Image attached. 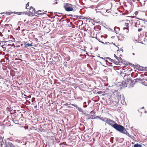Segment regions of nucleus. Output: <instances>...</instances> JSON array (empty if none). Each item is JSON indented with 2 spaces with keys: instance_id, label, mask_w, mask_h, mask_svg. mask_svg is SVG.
Segmentation results:
<instances>
[{
  "instance_id": "1",
  "label": "nucleus",
  "mask_w": 147,
  "mask_h": 147,
  "mask_svg": "<svg viewBox=\"0 0 147 147\" xmlns=\"http://www.w3.org/2000/svg\"><path fill=\"white\" fill-rule=\"evenodd\" d=\"M39 12H41V10H39L38 11H35V9L31 6L30 8L29 11L28 12H26L25 14L30 16H34V15L37 16L38 14H40L41 13H39Z\"/></svg>"
},
{
  "instance_id": "2",
  "label": "nucleus",
  "mask_w": 147,
  "mask_h": 147,
  "mask_svg": "<svg viewBox=\"0 0 147 147\" xmlns=\"http://www.w3.org/2000/svg\"><path fill=\"white\" fill-rule=\"evenodd\" d=\"M113 127L117 131L123 133H127V131L124 127L116 123L113 125Z\"/></svg>"
},
{
  "instance_id": "3",
  "label": "nucleus",
  "mask_w": 147,
  "mask_h": 147,
  "mask_svg": "<svg viewBox=\"0 0 147 147\" xmlns=\"http://www.w3.org/2000/svg\"><path fill=\"white\" fill-rule=\"evenodd\" d=\"M107 58L109 59L110 61L113 63L117 65L119 64V63L120 62H121L122 61V59L120 57H118L117 56L115 58L116 59V60L113 59H111L110 58L107 57H105L104 58L102 57V59L104 60V61L105 59Z\"/></svg>"
},
{
  "instance_id": "4",
  "label": "nucleus",
  "mask_w": 147,
  "mask_h": 147,
  "mask_svg": "<svg viewBox=\"0 0 147 147\" xmlns=\"http://www.w3.org/2000/svg\"><path fill=\"white\" fill-rule=\"evenodd\" d=\"M102 120L106 122L107 124L113 127V125L115 123V121L111 120L110 119H108L107 118H102Z\"/></svg>"
},
{
  "instance_id": "5",
  "label": "nucleus",
  "mask_w": 147,
  "mask_h": 147,
  "mask_svg": "<svg viewBox=\"0 0 147 147\" xmlns=\"http://www.w3.org/2000/svg\"><path fill=\"white\" fill-rule=\"evenodd\" d=\"M139 1L141 6L143 7L147 11V0H139Z\"/></svg>"
},
{
  "instance_id": "6",
  "label": "nucleus",
  "mask_w": 147,
  "mask_h": 147,
  "mask_svg": "<svg viewBox=\"0 0 147 147\" xmlns=\"http://www.w3.org/2000/svg\"><path fill=\"white\" fill-rule=\"evenodd\" d=\"M130 23L129 20H127L125 21L124 24V26L125 27L123 28V30H125V32L127 33L129 31V24Z\"/></svg>"
},
{
  "instance_id": "7",
  "label": "nucleus",
  "mask_w": 147,
  "mask_h": 147,
  "mask_svg": "<svg viewBox=\"0 0 147 147\" xmlns=\"http://www.w3.org/2000/svg\"><path fill=\"white\" fill-rule=\"evenodd\" d=\"M76 7L75 5H73V6L71 7L64 6V8L65 11L68 12L72 11H75V8H76Z\"/></svg>"
},
{
  "instance_id": "8",
  "label": "nucleus",
  "mask_w": 147,
  "mask_h": 147,
  "mask_svg": "<svg viewBox=\"0 0 147 147\" xmlns=\"http://www.w3.org/2000/svg\"><path fill=\"white\" fill-rule=\"evenodd\" d=\"M95 112L94 111H91L90 113V117H91L92 119H100L101 120V118H100V117L96 116L95 115Z\"/></svg>"
},
{
  "instance_id": "9",
  "label": "nucleus",
  "mask_w": 147,
  "mask_h": 147,
  "mask_svg": "<svg viewBox=\"0 0 147 147\" xmlns=\"http://www.w3.org/2000/svg\"><path fill=\"white\" fill-rule=\"evenodd\" d=\"M130 81V78H127V80H125V81H123L122 84L124 87H126L128 85L129 86Z\"/></svg>"
},
{
  "instance_id": "10",
  "label": "nucleus",
  "mask_w": 147,
  "mask_h": 147,
  "mask_svg": "<svg viewBox=\"0 0 147 147\" xmlns=\"http://www.w3.org/2000/svg\"><path fill=\"white\" fill-rule=\"evenodd\" d=\"M101 3H98L96 7V9H95V10L96 11V13H101Z\"/></svg>"
},
{
  "instance_id": "11",
  "label": "nucleus",
  "mask_w": 147,
  "mask_h": 147,
  "mask_svg": "<svg viewBox=\"0 0 147 147\" xmlns=\"http://www.w3.org/2000/svg\"><path fill=\"white\" fill-rule=\"evenodd\" d=\"M128 36V35H123L122 34H120L118 36L119 39L122 40H124L125 38H127Z\"/></svg>"
},
{
  "instance_id": "12",
  "label": "nucleus",
  "mask_w": 147,
  "mask_h": 147,
  "mask_svg": "<svg viewBox=\"0 0 147 147\" xmlns=\"http://www.w3.org/2000/svg\"><path fill=\"white\" fill-rule=\"evenodd\" d=\"M95 38L100 42H101V33L100 32L97 34L96 35Z\"/></svg>"
},
{
  "instance_id": "13",
  "label": "nucleus",
  "mask_w": 147,
  "mask_h": 147,
  "mask_svg": "<svg viewBox=\"0 0 147 147\" xmlns=\"http://www.w3.org/2000/svg\"><path fill=\"white\" fill-rule=\"evenodd\" d=\"M83 114L84 115L85 117H86V119L87 120H89L90 119H92L90 114H86V113H83Z\"/></svg>"
},
{
  "instance_id": "14",
  "label": "nucleus",
  "mask_w": 147,
  "mask_h": 147,
  "mask_svg": "<svg viewBox=\"0 0 147 147\" xmlns=\"http://www.w3.org/2000/svg\"><path fill=\"white\" fill-rule=\"evenodd\" d=\"M11 13H14L16 14L20 15L22 14H24L25 13V12H11Z\"/></svg>"
},
{
  "instance_id": "15",
  "label": "nucleus",
  "mask_w": 147,
  "mask_h": 147,
  "mask_svg": "<svg viewBox=\"0 0 147 147\" xmlns=\"http://www.w3.org/2000/svg\"><path fill=\"white\" fill-rule=\"evenodd\" d=\"M120 28L118 27L115 26L114 27V30L116 34H117L120 31Z\"/></svg>"
},
{
  "instance_id": "16",
  "label": "nucleus",
  "mask_w": 147,
  "mask_h": 147,
  "mask_svg": "<svg viewBox=\"0 0 147 147\" xmlns=\"http://www.w3.org/2000/svg\"><path fill=\"white\" fill-rule=\"evenodd\" d=\"M24 47L25 48H27L28 47L31 46H32V45L31 44L29 43H26V42H24Z\"/></svg>"
},
{
  "instance_id": "17",
  "label": "nucleus",
  "mask_w": 147,
  "mask_h": 147,
  "mask_svg": "<svg viewBox=\"0 0 147 147\" xmlns=\"http://www.w3.org/2000/svg\"><path fill=\"white\" fill-rule=\"evenodd\" d=\"M130 83H129V87H132L134 85V80L132 81L130 79Z\"/></svg>"
},
{
  "instance_id": "18",
  "label": "nucleus",
  "mask_w": 147,
  "mask_h": 147,
  "mask_svg": "<svg viewBox=\"0 0 147 147\" xmlns=\"http://www.w3.org/2000/svg\"><path fill=\"white\" fill-rule=\"evenodd\" d=\"M140 24V21L139 20H137L135 22V26L136 27H138Z\"/></svg>"
},
{
  "instance_id": "19",
  "label": "nucleus",
  "mask_w": 147,
  "mask_h": 147,
  "mask_svg": "<svg viewBox=\"0 0 147 147\" xmlns=\"http://www.w3.org/2000/svg\"><path fill=\"white\" fill-rule=\"evenodd\" d=\"M3 142V139L1 137H0V145H1V147H3V144L2 142Z\"/></svg>"
},
{
  "instance_id": "20",
  "label": "nucleus",
  "mask_w": 147,
  "mask_h": 147,
  "mask_svg": "<svg viewBox=\"0 0 147 147\" xmlns=\"http://www.w3.org/2000/svg\"><path fill=\"white\" fill-rule=\"evenodd\" d=\"M142 145L138 143L135 144L134 145V147H142Z\"/></svg>"
},
{
  "instance_id": "21",
  "label": "nucleus",
  "mask_w": 147,
  "mask_h": 147,
  "mask_svg": "<svg viewBox=\"0 0 147 147\" xmlns=\"http://www.w3.org/2000/svg\"><path fill=\"white\" fill-rule=\"evenodd\" d=\"M77 109L78 111L80 112H81L83 113H84L83 111V110L81 108L79 107H77Z\"/></svg>"
},
{
  "instance_id": "22",
  "label": "nucleus",
  "mask_w": 147,
  "mask_h": 147,
  "mask_svg": "<svg viewBox=\"0 0 147 147\" xmlns=\"http://www.w3.org/2000/svg\"><path fill=\"white\" fill-rule=\"evenodd\" d=\"M73 5H72L71 4L66 3L64 4V6H73Z\"/></svg>"
},
{
  "instance_id": "23",
  "label": "nucleus",
  "mask_w": 147,
  "mask_h": 147,
  "mask_svg": "<svg viewBox=\"0 0 147 147\" xmlns=\"http://www.w3.org/2000/svg\"><path fill=\"white\" fill-rule=\"evenodd\" d=\"M73 5H72L71 4L66 3L64 4V6H73Z\"/></svg>"
},
{
  "instance_id": "24",
  "label": "nucleus",
  "mask_w": 147,
  "mask_h": 147,
  "mask_svg": "<svg viewBox=\"0 0 147 147\" xmlns=\"http://www.w3.org/2000/svg\"><path fill=\"white\" fill-rule=\"evenodd\" d=\"M2 144H3V146H4L5 147L7 146V144L5 143V141H4L3 140V142H2Z\"/></svg>"
},
{
  "instance_id": "25",
  "label": "nucleus",
  "mask_w": 147,
  "mask_h": 147,
  "mask_svg": "<svg viewBox=\"0 0 147 147\" xmlns=\"http://www.w3.org/2000/svg\"><path fill=\"white\" fill-rule=\"evenodd\" d=\"M12 120L13 122H14L15 124H17L18 122V120H14L13 118H12Z\"/></svg>"
},
{
  "instance_id": "26",
  "label": "nucleus",
  "mask_w": 147,
  "mask_h": 147,
  "mask_svg": "<svg viewBox=\"0 0 147 147\" xmlns=\"http://www.w3.org/2000/svg\"><path fill=\"white\" fill-rule=\"evenodd\" d=\"M69 105H72L74 106V107H76V109L77 108V107H78L77 106V105H76L74 104H69Z\"/></svg>"
},
{
  "instance_id": "27",
  "label": "nucleus",
  "mask_w": 147,
  "mask_h": 147,
  "mask_svg": "<svg viewBox=\"0 0 147 147\" xmlns=\"http://www.w3.org/2000/svg\"><path fill=\"white\" fill-rule=\"evenodd\" d=\"M84 103L85 104V106L86 107H87L89 104L88 102H84Z\"/></svg>"
},
{
  "instance_id": "28",
  "label": "nucleus",
  "mask_w": 147,
  "mask_h": 147,
  "mask_svg": "<svg viewBox=\"0 0 147 147\" xmlns=\"http://www.w3.org/2000/svg\"><path fill=\"white\" fill-rule=\"evenodd\" d=\"M123 134H125L127 135L129 137H131V135L128 133V132L127 131V133H123Z\"/></svg>"
},
{
  "instance_id": "29",
  "label": "nucleus",
  "mask_w": 147,
  "mask_h": 147,
  "mask_svg": "<svg viewBox=\"0 0 147 147\" xmlns=\"http://www.w3.org/2000/svg\"><path fill=\"white\" fill-rule=\"evenodd\" d=\"M41 11V12H39V13H41L40 14H38V15H43V14H45V13H44V12H42V11Z\"/></svg>"
},
{
  "instance_id": "30",
  "label": "nucleus",
  "mask_w": 147,
  "mask_h": 147,
  "mask_svg": "<svg viewBox=\"0 0 147 147\" xmlns=\"http://www.w3.org/2000/svg\"><path fill=\"white\" fill-rule=\"evenodd\" d=\"M29 3L28 2V3H27V4H26V9H28V7L29 6Z\"/></svg>"
},
{
  "instance_id": "31",
  "label": "nucleus",
  "mask_w": 147,
  "mask_h": 147,
  "mask_svg": "<svg viewBox=\"0 0 147 147\" xmlns=\"http://www.w3.org/2000/svg\"><path fill=\"white\" fill-rule=\"evenodd\" d=\"M102 37H103L104 38H107V35L105 36H103L102 35Z\"/></svg>"
},
{
  "instance_id": "32",
  "label": "nucleus",
  "mask_w": 147,
  "mask_h": 147,
  "mask_svg": "<svg viewBox=\"0 0 147 147\" xmlns=\"http://www.w3.org/2000/svg\"><path fill=\"white\" fill-rule=\"evenodd\" d=\"M34 108L36 110H38L39 109L37 108V105H35L34 107Z\"/></svg>"
},
{
  "instance_id": "33",
  "label": "nucleus",
  "mask_w": 147,
  "mask_h": 147,
  "mask_svg": "<svg viewBox=\"0 0 147 147\" xmlns=\"http://www.w3.org/2000/svg\"><path fill=\"white\" fill-rule=\"evenodd\" d=\"M11 13V12H7L6 14H7V15H10V14Z\"/></svg>"
},
{
  "instance_id": "34",
  "label": "nucleus",
  "mask_w": 147,
  "mask_h": 147,
  "mask_svg": "<svg viewBox=\"0 0 147 147\" xmlns=\"http://www.w3.org/2000/svg\"><path fill=\"white\" fill-rule=\"evenodd\" d=\"M116 92V94H118V91H117V90H115L113 92V93H115V92Z\"/></svg>"
},
{
  "instance_id": "35",
  "label": "nucleus",
  "mask_w": 147,
  "mask_h": 147,
  "mask_svg": "<svg viewBox=\"0 0 147 147\" xmlns=\"http://www.w3.org/2000/svg\"><path fill=\"white\" fill-rule=\"evenodd\" d=\"M142 28H139L138 29V32H140L141 31H142Z\"/></svg>"
},
{
  "instance_id": "36",
  "label": "nucleus",
  "mask_w": 147,
  "mask_h": 147,
  "mask_svg": "<svg viewBox=\"0 0 147 147\" xmlns=\"http://www.w3.org/2000/svg\"><path fill=\"white\" fill-rule=\"evenodd\" d=\"M16 142L18 143H20V141L18 140H16Z\"/></svg>"
},
{
  "instance_id": "37",
  "label": "nucleus",
  "mask_w": 147,
  "mask_h": 147,
  "mask_svg": "<svg viewBox=\"0 0 147 147\" xmlns=\"http://www.w3.org/2000/svg\"><path fill=\"white\" fill-rule=\"evenodd\" d=\"M64 105L65 106H67L69 105L68 104V103H66L65 104H64Z\"/></svg>"
},
{
  "instance_id": "38",
  "label": "nucleus",
  "mask_w": 147,
  "mask_h": 147,
  "mask_svg": "<svg viewBox=\"0 0 147 147\" xmlns=\"http://www.w3.org/2000/svg\"><path fill=\"white\" fill-rule=\"evenodd\" d=\"M145 82H145V81H144V82H143L144 84L145 85L147 86V84H145Z\"/></svg>"
},
{
  "instance_id": "39",
  "label": "nucleus",
  "mask_w": 147,
  "mask_h": 147,
  "mask_svg": "<svg viewBox=\"0 0 147 147\" xmlns=\"http://www.w3.org/2000/svg\"><path fill=\"white\" fill-rule=\"evenodd\" d=\"M57 3H58V2L56 1L55 3H53L52 4H57Z\"/></svg>"
},
{
  "instance_id": "40",
  "label": "nucleus",
  "mask_w": 147,
  "mask_h": 147,
  "mask_svg": "<svg viewBox=\"0 0 147 147\" xmlns=\"http://www.w3.org/2000/svg\"><path fill=\"white\" fill-rule=\"evenodd\" d=\"M0 36H3V35L1 32H0Z\"/></svg>"
},
{
  "instance_id": "41",
  "label": "nucleus",
  "mask_w": 147,
  "mask_h": 147,
  "mask_svg": "<svg viewBox=\"0 0 147 147\" xmlns=\"http://www.w3.org/2000/svg\"><path fill=\"white\" fill-rule=\"evenodd\" d=\"M96 23H99L100 24V21H98L97 22H96Z\"/></svg>"
},
{
  "instance_id": "42",
  "label": "nucleus",
  "mask_w": 147,
  "mask_h": 147,
  "mask_svg": "<svg viewBox=\"0 0 147 147\" xmlns=\"http://www.w3.org/2000/svg\"><path fill=\"white\" fill-rule=\"evenodd\" d=\"M63 144V143H60V144H59V145L60 146H61V145H62Z\"/></svg>"
},
{
  "instance_id": "43",
  "label": "nucleus",
  "mask_w": 147,
  "mask_h": 147,
  "mask_svg": "<svg viewBox=\"0 0 147 147\" xmlns=\"http://www.w3.org/2000/svg\"><path fill=\"white\" fill-rule=\"evenodd\" d=\"M105 78L106 79V81H107V76H106V77H105Z\"/></svg>"
},
{
  "instance_id": "44",
  "label": "nucleus",
  "mask_w": 147,
  "mask_h": 147,
  "mask_svg": "<svg viewBox=\"0 0 147 147\" xmlns=\"http://www.w3.org/2000/svg\"><path fill=\"white\" fill-rule=\"evenodd\" d=\"M98 93L99 94H100V93H101V91H99Z\"/></svg>"
},
{
  "instance_id": "45",
  "label": "nucleus",
  "mask_w": 147,
  "mask_h": 147,
  "mask_svg": "<svg viewBox=\"0 0 147 147\" xmlns=\"http://www.w3.org/2000/svg\"><path fill=\"white\" fill-rule=\"evenodd\" d=\"M135 13L136 15L138 13V12L137 11H136L135 12Z\"/></svg>"
},
{
  "instance_id": "46",
  "label": "nucleus",
  "mask_w": 147,
  "mask_h": 147,
  "mask_svg": "<svg viewBox=\"0 0 147 147\" xmlns=\"http://www.w3.org/2000/svg\"><path fill=\"white\" fill-rule=\"evenodd\" d=\"M117 56L115 55V54H114V57H115V58L116 57H117Z\"/></svg>"
},
{
  "instance_id": "47",
  "label": "nucleus",
  "mask_w": 147,
  "mask_h": 147,
  "mask_svg": "<svg viewBox=\"0 0 147 147\" xmlns=\"http://www.w3.org/2000/svg\"><path fill=\"white\" fill-rule=\"evenodd\" d=\"M57 16H58L59 17H60L61 16L58 15H57Z\"/></svg>"
},
{
  "instance_id": "48",
  "label": "nucleus",
  "mask_w": 147,
  "mask_h": 147,
  "mask_svg": "<svg viewBox=\"0 0 147 147\" xmlns=\"http://www.w3.org/2000/svg\"><path fill=\"white\" fill-rule=\"evenodd\" d=\"M133 1H138L139 0H133Z\"/></svg>"
},
{
  "instance_id": "49",
  "label": "nucleus",
  "mask_w": 147,
  "mask_h": 147,
  "mask_svg": "<svg viewBox=\"0 0 147 147\" xmlns=\"http://www.w3.org/2000/svg\"><path fill=\"white\" fill-rule=\"evenodd\" d=\"M26 143L25 142L24 144H23L24 145H26Z\"/></svg>"
},
{
  "instance_id": "50",
  "label": "nucleus",
  "mask_w": 147,
  "mask_h": 147,
  "mask_svg": "<svg viewBox=\"0 0 147 147\" xmlns=\"http://www.w3.org/2000/svg\"><path fill=\"white\" fill-rule=\"evenodd\" d=\"M101 43H102L104 44V45L105 44L104 43V42H102V41Z\"/></svg>"
},
{
  "instance_id": "51",
  "label": "nucleus",
  "mask_w": 147,
  "mask_h": 147,
  "mask_svg": "<svg viewBox=\"0 0 147 147\" xmlns=\"http://www.w3.org/2000/svg\"><path fill=\"white\" fill-rule=\"evenodd\" d=\"M105 3H107V1L106 0H105Z\"/></svg>"
},
{
  "instance_id": "52",
  "label": "nucleus",
  "mask_w": 147,
  "mask_h": 147,
  "mask_svg": "<svg viewBox=\"0 0 147 147\" xmlns=\"http://www.w3.org/2000/svg\"><path fill=\"white\" fill-rule=\"evenodd\" d=\"M69 16H72V17H73V16H72V15H70Z\"/></svg>"
},
{
  "instance_id": "53",
  "label": "nucleus",
  "mask_w": 147,
  "mask_h": 147,
  "mask_svg": "<svg viewBox=\"0 0 147 147\" xmlns=\"http://www.w3.org/2000/svg\"><path fill=\"white\" fill-rule=\"evenodd\" d=\"M81 17H82L81 16H79V18L81 19Z\"/></svg>"
},
{
  "instance_id": "54",
  "label": "nucleus",
  "mask_w": 147,
  "mask_h": 147,
  "mask_svg": "<svg viewBox=\"0 0 147 147\" xmlns=\"http://www.w3.org/2000/svg\"><path fill=\"white\" fill-rule=\"evenodd\" d=\"M100 136H99V139H100Z\"/></svg>"
},
{
  "instance_id": "55",
  "label": "nucleus",
  "mask_w": 147,
  "mask_h": 147,
  "mask_svg": "<svg viewBox=\"0 0 147 147\" xmlns=\"http://www.w3.org/2000/svg\"><path fill=\"white\" fill-rule=\"evenodd\" d=\"M5 25H6V26H8V24H6Z\"/></svg>"
},
{
  "instance_id": "56",
  "label": "nucleus",
  "mask_w": 147,
  "mask_h": 147,
  "mask_svg": "<svg viewBox=\"0 0 147 147\" xmlns=\"http://www.w3.org/2000/svg\"><path fill=\"white\" fill-rule=\"evenodd\" d=\"M63 144H64L65 143H66V142H63Z\"/></svg>"
},
{
  "instance_id": "57",
  "label": "nucleus",
  "mask_w": 147,
  "mask_h": 147,
  "mask_svg": "<svg viewBox=\"0 0 147 147\" xmlns=\"http://www.w3.org/2000/svg\"><path fill=\"white\" fill-rule=\"evenodd\" d=\"M18 30H19V29H20V28H19V27L18 28Z\"/></svg>"
},
{
  "instance_id": "58",
  "label": "nucleus",
  "mask_w": 147,
  "mask_h": 147,
  "mask_svg": "<svg viewBox=\"0 0 147 147\" xmlns=\"http://www.w3.org/2000/svg\"><path fill=\"white\" fill-rule=\"evenodd\" d=\"M107 11H108V9H107V10L106 11V12Z\"/></svg>"
},
{
  "instance_id": "59",
  "label": "nucleus",
  "mask_w": 147,
  "mask_h": 147,
  "mask_svg": "<svg viewBox=\"0 0 147 147\" xmlns=\"http://www.w3.org/2000/svg\"><path fill=\"white\" fill-rule=\"evenodd\" d=\"M133 54V55H135V54H134V53H133V54Z\"/></svg>"
},
{
  "instance_id": "60",
  "label": "nucleus",
  "mask_w": 147,
  "mask_h": 147,
  "mask_svg": "<svg viewBox=\"0 0 147 147\" xmlns=\"http://www.w3.org/2000/svg\"><path fill=\"white\" fill-rule=\"evenodd\" d=\"M11 45L10 44H9L8 45V46H10Z\"/></svg>"
},
{
  "instance_id": "61",
  "label": "nucleus",
  "mask_w": 147,
  "mask_h": 147,
  "mask_svg": "<svg viewBox=\"0 0 147 147\" xmlns=\"http://www.w3.org/2000/svg\"><path fill=\"white\" fill-rule=\"evenodd\" d=\"M98 57L100 58H101V57H100V56H98Z\"/></svg>"
},
{
  "instance_id": "62",
  "label": "nucleus",
  "mask_w": 147,
  "mask_h": 147,
  "mask_svg": "<svg viewBox=\"0 0 147 147\" xmlns=\"http://www.w3.org/2000/svg\"><path fill=\"white\" fill-rule=\"evenodd\" d=\"M3 13H1V14H3Z\"/></svg>"
},
{
  "instance_id": "63",
  "label": "nucleus",
  "mask_w": 147,
  "mask_h": 147,
  "mask_svg": "<svg viewBox=\"0 0 147 147\" xmlns=\"http://www.w3.org/2000/svg\"><path fill=\"white\" fill-rule=\"evenodd\" d=\"M25 21H26V20H24V22H25Z\"/></svg>"
},
{
  "instance_id": "64",
  "label": "nucleus",
  "mask_w": 147,
  "mask_h": 147,
  "mask_svg": "<svg viewBox=\"0 0 147 147\" xmlns=\"http://www.w3.org/2000/svg\"><path fill=\"white\" fill-rule=\"evenodd\" d=\"M22 45H23V44H22V45H21V46H22Z\"/></svg>"
}]
</instances>
